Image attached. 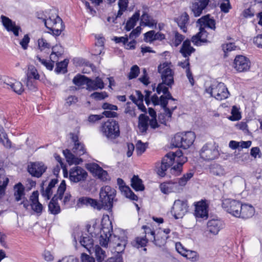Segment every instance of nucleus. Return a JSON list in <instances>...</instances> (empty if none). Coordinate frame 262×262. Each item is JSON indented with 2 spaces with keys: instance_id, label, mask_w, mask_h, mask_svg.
<instances>
[{
  "instance_id": "obj_10",
  "label": "nucleus",
  "mask_w": 262,
  "mask_h": 262,
  "mask_svg": "<svg viewBox=\"0 0 262 262\" xmlns=\"http://www.w3.org/2000/svg\"><path fill=\"white\" fill-rule=\"evenodd\" d=\"M170 62H164L158 67V72L161 75L162 82L171 88L174 84V72L170 68Z\"/></svg>"
},
{
  "instance_id": "obj_59",
  "label": "nucleus",
  "mask_w": 262,
  "mask_h": 262,
  "mask_svg": "<svg viewBox=\"0 0 262 262\" xmlns=\"http://www.w3.org/2000/svg\"><path fill=\"white\" fill-rule=\"evenodd\" d=\"M91 96L97 100H101L107 97V95L105 92H95L92 94Z\"/></svg>"
},
{
  "instance_id": "obj_52",
  "label": "nucleus",
  "mask_w": 262,
  "mask_h": 262,
  "mask_svg": "<svg viewBox=\"0 0 262 262\" xmlns=\"http://www.w3.org/2000/svg\"><path fill=\"white\" fill-rule=\"evenodd\" d=\"M183 256L192 261H195L199 259V255L196 252L191 250H186Z\"/></svg>"
},
{
  "instance_id": "obj_62",
  "label": "nucleus",
  "mask_w": 262,
  "mask_h": 262,
  "mask_svg": "<svg viewBox=\"0 0 262 262\" xmlns=\"http://www.w3.org/2000/svg\"><path fill=\"white\" fill-rule=\"evenodd\" d=\"M223 50L225 53H227L231 51L234 50L236 48V46L234 43L230 42L228 43L223 45Z\"/></svg>"
},
{
  "instance_id": "obj_58",
  "label": "nucleus",
  "mask_w": 262,
  "mask_h": 262,
  "mask_svg": "<svg viewBox=\"0 0 262 262\" xmlns=\"http://www.w3.org/2000/svg\"><path fill=\"white\" fill-rule=\"evenodd\" d=\"M221 11L225 13L229 12V10L232 8L230 1L228 2H223L220 5Z\"/></svg>"
},
{
  "instance_id": "obj_46",
  "label": "nucleus",
  "mask_w": 262,
  "mask_h": 262,
  "mask_svg": "<svg viewBox=\"0 0 262 262\" xmlns=\"http://www.w3.org/2000/svg\"><path fill=\"white\" fill-rule=\"evenodd\" d=\"M27 77L28 79L34 78L39 79V75L36 69L33 66H29L28 69Z\"/></svg>"
},
{
  "instance_id": "obj_33",
  "label": "nucleus",
  "mask_w": 262,
  "mask_h": 262,
  "mask_svg": "<svg viewBox=\"0 0 262 262\" xmlns=\"http://www.w3.org/2000/svg\"><path fill=\"white\" fill-rule=\"evenodd\" d=\"M148 121V116L145 115L144 114H141L139 115L138 127L140 132L142 134H145L147 132L149 126Z\"/></svg>"
},
{
  "instance_id": "obj_15",
  "label": "nucleus",
  "mask_w": 262,
  "mask_h": 262,
  "mask_svg": "<svg viewBox=\"0 0 262 262\" xmlns=\"http://www.w3.org/2000/svg\"><path fill=\"white\" fill-rule=\"evenodd\" d=\"M241 205V203L239 201L226 199L223 200L222 206L227 212L235 217H237L240 214L239 209Z\"/></svg>"
},
{
  "instance_id": "obj_55",
  "label": "nucleus",
  "mask_w": 262,
  "mask_h": 262,
  "mask_svg": "<svg viewBox=\"0 0 262 262\" xmlns=\"http://www.w3.org/2000/svg\"><path fill=\"white\" fill-rule=\"evenodd\" d=\"M143 181H131V186L135 191H143L145 187Z\"/></svg>"
},
{
  "instance_id": "obj_37",
  "label": "nucleus",
  "mask_w": 262,
  "mask_h": 262,
  "mask_svg": "<svg viewBox=\"0 0 262 262\" xmlns=\"http://www.w3.org/2000/svg\"><path fill=\"white\" fill-rule=\"evenodd\" d=\"M14 189L15 200L18 202L23 199L25 196V187L22 184L19 182L15 185Z\"/></svg>"
},
{
  "instance_id": "obj_61",
  "label": "nucleus",
  "mask_w": 262,
  "mask_h": 262,
  "mask_svg": "<svg viewBox=\"0 0 262 262\" xmlns=\"http://www.w3.org/2000/svg\"><path fill=\"white\" fill-rule=\"evenodd\" d=\"M141 28L140 26L136 27L135 29H133L132 31L130 33L129 37L130 39H135L138 37L141 33Z\"/></svg>"
},
{
  "instance_id": "obj_5",
  "label": "nucleus",
  "mask_w": 262,
  "mask_h": 262,
  "mask_svg": "<svg viewBox=\"0 0 262 262\" xmlns=\"http://www.w3.org/2000/svg\"><path fill=\"white\" fill-rule=\"evenodd\" d=\"M86 150L84 145L81 143H76L72 148V152L69 149L63 151V154L67 159V161L70 165L79 164L82 162L81 158L77 157L84 155Z\"/></svg>"
},
{
  "instance_id": "obj_20",
  "label": "nucleus",
  "mask_w": 262,
  "mask_h": 262,
  "mask_svg": "<svg viewBox=\"0 0 262 262\" xmlns=\"http://www.w3.org/2000/svg\"><path fill=\"white\" fill-rule=\"evenodd\" d=\"M209 0H192L190 8L195 17L200 16L208 5Z\"/></svg>"
},
{
  "instance_id": "obj_28",
  "label": "nucleus",
  "mask_w": 262,
  "mask_h": 262,
  "mask_svg": "<svg viewBox=\"0 0 262 262\" xmlns=\"http://www.w3.org/2000/svg\"><path fill=\"white\" fill-rule=\"evenodd\" d=\"M224 227V223L220 220L212 219L207 223V231L214 235L217 234Z\"/></svg>"
},
{
  "instance_id": "obj_17",
  "label": "nucleus",
  "mask_w": 262,
  "mask_h": 262,
  "mask_svg": "<svg viewBox=\"0 0 262 262\" xmlns=\"http://www.w3.org/2000/svg\"><path fill=\"white\" fill-rule=\"evenodd\" d=\"M27 169L32 176L39 178L46 171L47 166L42 162H31L28 164Z\"/></svg>"
},
{
  "instance_id": "obj_4",
  "label": "nucleus",
  "mask_w": 262,
  "mask_h": 262,
  "mask_svg": "<svg viewBox=\"0 0 262 262\" xmlns=\"http://www.w3.org/2000/svg\"><path fill=\"white\" fill-rule=\"evenodd\" d=\"M195 139V134L193 132L178 133L172 138L171 145L175 147L188 149L192 145Z\"/></svg>"
},
{
  "instance_id": "obj_21",
  "label": "nucleus",
  "mask_w": 262,
  "mask_h": 262,
  "mask_svg": "<svg viewBox=\"0 0 262 262\" xmlns=\"http://www.w3.org/2000/svg\"><path fill=\"white\" fill-rule=\"evenodd\" d=\"M161 108L163 109L164 112L159 114L158 120L160 123L166 125L167 122L171 119L173 111L177 108V103H174V106H170L169 107L166 105V108Z\"/></svg>"
},
{
  "instance_id": "obj_36",
  "label": "nucleus",
  "mask_w": 262,
  "mask_h": 262,
  "mask_svg": "<svg viewBox=\"0 0 262 262\" xmlns=\"http://www.w3.org/2000/svg\"><path fill=\"white\" fill-rule=\"evenodd\" d=\"M80 243L83 247L90 253H92V249L94 245L93 239L88 235L83 236L80 241Z\"/></svg>"
},
{
  "instance_id": "obj_22",
  "label": "nucleus",
  "mask_w": 262,
  "mask_h": 262,
  "mask_svg": "<svg viewBox=\"0 0 262 262\" xmlns=\"http://www.w3.org/2000/svg\"><path fill=\"white\" fill-rule=\"evenodd\" d=\"M196 23L201 28H208L213 31L216 29V21L209 14L202 16L197 20Z\"/></svg>"
},
{
  "instance_id": "obj_32",
  "label": "nucleus",
  "mask_w": 262,
  "mask_h": 262,
  "mask_svg": "<svg viewBox=\"0 0 262 262\" xmlns=\"http://www.w3.org/2000/svg\"><path fill=\"white\" fill-rule=\"evenodd\" d=\"M240 214L237 217L248 219L252 217L254 213V208L251 205L242 204L239 209Z\"/></svg>"
},
{
  "instance_id": "obj_38",
  "label": "nucleus",
  "mask_w": 262,
  "mask_h": 262,
  "mask_svg": "<svg viewBox=\"0 0 262 262\" xmlns=\"http://www.w3.org/2000/svg\"><path fill=\"white\" fill-rule=\"evenodd\" d=\"M144 235L143 236L136 237L132 244L133 246L137 248L145 247L146 246L148 242V239L146 237V235L144 233Z\"/></svg>"
},
{
  "instance_id": "obj_29",
  "label": "nucleus",
  "mask_w": 262,
  "mask_h": 262,
  "mask_svg": "<svg viewBox=\"0 0 262 262\" xmlns=\"http://www.w3.org/2000/svg\"><path fill=\"white\" fill-rule=\"evenodd\" d=\"M124 182V181H117L121 194L130 200L137 201L138 200L137 195L132 191L128 186L125 185Z\"/></svg>"
},
{
  "instance_id": "obj_16",
  "label": "nucleus",
  "mask_w": 262,
  "mask_h": 262,
  "mask_svg": "<svg viewBox=\"0 0 262 262\" xmlns=\"http://www.w3.org/2000/svg\"><path fill=\"white\" fill-rule=\"evenodd\" d=\"M187 201L176 200L172 207L171 213L176 219L182 218L188 211Z\"/></svg>"
},
{
  "instance_id": "obj_49",
  "label": "nucleus",
  "mask_w": 262,
  "mask_h": 262,
  "mask_svg": "<svg viewBox=\"0 0 262 262\" xmlns=\"http://www.w3.org/2000/svg\"><path fill=\"white\" fill-rule=\"evenodd\" d=\"M231 115L229 118L231 121H238L241 119V113L239 112L238 108L235 105L232 107Z\"/></svg>"
},
{
  "instance_id": "obj_13",
  "label": "nucleus",
  "mask_w": 262,
  "mask_h": 262,
  "mask_svg": "<svg viewBox=\"0 0 262 262\" xmlns=\"http://www.w3.org/2000/svg\"><path fill=\"white\" fill-rule=\"evenodd\" d=\"M142 228L144 229L145 234H150L152 238L150 239L156 246L161 247L166 244V240L169 236L166 235L164 232L158 231L155 234L154 231L146 225H143Z\"/></svg>"
},
{
  "instance_id": "obj_57",
  "label": "nucleus",
  "mask_w": 262,
  "mask_h": 262,
  "mask_svg": "<svg viewBox=\"0 0 262 262\" xmlns=\"http://www.w3.org/2000/svg\"><path fill=\"white\" fill-rule=\"evenodd\" d=\"M7 32L12 33L15 37H18L19 32H21V29L19 26L14 24L13 27L10 28Z\"/></svg>"
},
{
  "instance_id": "obj_14",
  "label": "nucleus",
  "mask_w": 262,
  "mask_h": 262,
  "mask_svg": "<svg viewBox=\"0 0 262 262\" xmlns=\"http://www.w3.org/2000/svg\"><path fill=\"white\" fill-rule=\"evenodd\" d=\"M187 181H164L160 184V188L162 193L168 194L170 192H179L186 185Z\"/></svg>"
},
{
  "instance_id": "obj_42",
  "label": "nucleus",
  "mask_w": 262,
  "mask_h": 262,
  "mask_svg": "<svg viewBox=\"0 0 262 262\" xmlns=\"http://www.w3.org/2000/svg\"><path fill=\"white\" fill-rule=\"evenodd\" d=\"M148 146L147 142L143 143L141 140L137 141L136 144V151L138 156H141L146 150Z\"/></svg>"
},
{
  "instance_id": "obj_44",
  "label": "nucleus",
  "mask_w": 262,
  "mask_h": 262,
  "mask_svg": "<svg viewBox=\"0 0 262 262\" xmlns=\"http://www.w3.org/2000/svg\"><path fill=\"white\" fill-rule=\"evenodd\" d=\"M1 21L7 31L11 28L13 27L14 24H16L15 21H12L9 17L2 15L1 16Z\"/></svg>"
},
{
  "instance_id": "obj_48",
  "label": "nucleus",
  "mask_w": 262,
  "mask_h": 262,
  "mask_svg": "<svg viewBox=\"0 0 262 262\" xmlns=\"http://www.w3.org/2000/svg\"><path fill=\"white\" fill-rule=\"evenodd\" d=\"M88 78L84 76H77L75 77L73 79V83L77 86H82L86 85L88 83Z\"/></svg>"
},
{
  "instance_id": "obj_60",
  "label": "nucleus",
  "mask_w": 262,
  "mask_h": 262,
  "mask_svg": "<svg viewBox=\"0 0 262 262\" xmlns=\"http://www.w3.org/2000/svg\"><path fill=\"white\" fill-rule=\"evenodd\" d=\"M30 38L28 34L24 35L23 38L19 41V44L24 50L28 48V43L30 42Z\"/></svg>"
},
{
  "instance_id": "obj_30",
  "label": "nucleus",
  "mask_w": 262,
  "mask_h": 262,
  "mask_svg": "<svg viewBox=\"0 0 262 262\" xmlns=\"http://www.w3.org/2000/svg\"><path fill=\"white\" fill-rule=\"evenodd\" d=\"M30 206L32 209L36 213L40 214L43 209V206L38 201V193L37 191H34L30 196Z\"/></svg>"
},
{
  "instance_id": "obj_63",
  "label": "nucleus",
  "mask_w": 262,
  "mask_h": 262,
  "mask_svg": "<svg viewBox=\"0 0 262 262\" xmlns=\"http://www.w3.org/2000/svg\"><path fill=\"white\" fill-rule=\"evenodd\" d=\"M9 181H0V199H2L6 193V189Z\"/></svg>"
},
{
  "instance_id": "obj_43",
  "label": "nucleus",
  "mask_w": 262,
  "mask_h": 262,
  "mask_svg": "<svg viewBox=\"0 0 262 262\" xmlns=\"http://www.w3.org/2000/svg\"><path fill=\"white\" fill-rule=\"evenodd\" d=\"M58 181H50L48 186L46 188L45 190L42 188L41 191L42 195L47 198L48 200L50 199L51 195L52 194V189L55 187V184Z\"/></svg>"
},
{
  "instance_id": "obj_31",
  "label": "nucleus",
  "mask_w": 262,
  "mask_h": 262,
  "mask_svg": "<svg viewBox=\"0 0 262 262\" xmlns=\"http://www.w3.org/2000/svg\"><path fill=\"white\" fill-rule=\"evenodd\" d=\"M195 49L191 46L190 40L187 39L183 41L180 52L184 58H189L192 53L195 52Z\"/></svg>"
},
{
  "instance_id": "obj_53",
  "label": "nucleus",
  "mask_w": 262,
  "mask_h": 262,
  "mask_svg": "<svg viewBox=\"0 0 262 262\" xmlns=\"http://www.w3.org/2000/svg\"><path fill=\"white\" fill-rule=\"evenodd\" d=\"M38 47L40 51H43L46 49H49L51 45L49 43L47 42V40L43 38L38 39Z\"/></svg>"
},
{
  "instance_id": "obj_6",
  "label": "nucleus",
  "mask_w": 262,
  "mask_h": 262,
  "mask_svg": "<svg viewBox=\"0 0 262 262\" xmlns=\"http://www.w3.org/2000/svg\"><path fill=\"white\" fill-rule=\"evenodd\" d=\"M38 18L42 19L45 26L52 31L53 35L59 36L64 29L62 19L56 13L51 14L48 19L39 16Z\"/></svg>"
},
{
  "instance_id": "obj_47",
  "label": "nucleus",
  "mask_w": 262,
  "mask_h": 262,
  "mask_svg": "<svg viewBox=\"0 0 262 262\" xmlns=\"http://www.w3.org/2000/svg\"><path fill=\"white\" fill-rule=\"evenodd\" d=\"M135 109L136 105L135 103L134 102H128L126 103L124 112L125 114H128L130 117H135Z\"/></svg>"
},
{
  "instance_id": "obj_34",
  "label": "nucleus",
  "mask_w": 262,
  "mask_h": 262,
  "mask_svg": "<svg viewBox=\"0 0 262 262\" xmlns=\"http://www.w3.org/2000/svg\"><path fill=\"white\" fill-rule=\"evenodd\" d=\"M189 20V16L188 13L186 12L181 14L176 19L178 26L180 29L185 33L187 31L186 25L188 24Z\"/></svg>"
},
{
  "instance_id": "obj_45",
  "label": "nucleus",
  "mask_w": 262,
  "mask_h": 262,
  "mask_svg": "<svg viewBox=\"0 0 262 262\" xmlns=\"http://www.w3.org/2000/svg\"><path fill=\"white\" fill-rule=\"evenodd\" d=\"M128 4V0H119L118 4L119 10L117 15H116V19L117 17H120L123 14V12L126 10Z\"/></svg>"
},
{
  "instance_id": "obj_40",
  "label": "nucleus",
  "mask_w": 262,
  "mask_h": 262,
  "mask_svg": "<svg viewBox=\"0 0 262 262\" xmlns=\"http://www.w3.org/2000/svg\"><path fill=\"white\" fill-rule=\"evenodd\" d=\"M92 251H94L98 262H103L106 257L105 252L98 245H96Z\"/></svg>"
},
{
  "instance_id": "obj_2",
  "label": "nucleus",
  "mask_w": 262,
  "mask_h": 262,
  "mask_svg": "<svg viewBox=\"0 0 262 262\" xmlns=\"http://www.w3.org/2000/svg\"><path fill=\"white\" fill-rule=\"evenodd\" d=\"M187 161V158L183 156L182 151L178 149L175 152L167 153L162 159L161 165L157 167V174L161 177L166 175V171L176 161L177 163L184 164Z\"/></svg>"
},
{
  "instance_id": "obj_54",
  "label": "nucleus",
  "mask_w": 262,
  "mask_h": 262,
  "mask_svg": "<svg viewBox=\"0 0 262 262\" xmlns=\"http://www.w3.org/2000/svg\"><path fill=\"white\" fill-rule=\"evenodd\" d=\"M68 64V60H64L63 61L59 62L57 64L56 71L57 73L63 72L66 71V69Z\"/></svg>"
},
{
  "instance_id": "obj_19",
  "label": "nucleus",
  "mask_w": 262,
  "mask_h": 262,
  "mask_svg": "<svg viewBox=\"0 0 262 262\" xmlns=\"http://www.w3.org/2000/svg\"><path fill=\"white\" fill-rule=\"evenodd\" d=\"M86 169L89 170L93 175L101 180H107V172L103 170L96 163H89L86 165Z\"/></svg>"
},
{
  "instance_id": "obj_51",
  "label": "nucleus",
  "mask_w": 262,
  "mask_h": 262,
  "mask_svg": "<svg viewBox=\"0 0 262 262\" xmlns=\"http://www.w3.org/2000/svg\"><path fill=\"white\" fill-rule=\"evenodd\" d=\"M183 164H184L180 163H177L176 165H174L172 167L170 168V173L175 176L180 175L182 171Z\"/></svg>"
},
{
  "instance_id": "obj_50",
  "label": "nucleus",
  "mask_w": 262,
  "mask_h": 262,
  "mask_svg": "<svg viewBox=\"0 0 262 262\" xmlns=\"http://www.w3.org/2000/svg\"><path fill=\"white\" fill-rule=\"evenodd\" d=\"M140 73V68L137 65L133 66L130 70V72L128 74V78L133 79L137 78Z\"/></svg>"
},
{
  "instance_id": "obj_18",
  "label": "nucleus",
  "mask_w": 262,
  "mask_h": 262,
  "mask_svg": "<svg viewBox=\"0 0 262 262\" xmlns=\"http://www.w3.org/2000/svg\"><path fill=\"white\" fill-rule=\"evenodd\" d=\"M234 68L239 72H244L250 69V60L243 55H237L234 60Z\"/></svg>"
},
{
  "instance_id": "obj_3",
  "label": "nucleus",
  "mask_w": 262,
  "mask_h": 262,
  "mask_svg": "<svg viewBox=\"0 0 262 262\" xmlns=\"http://www.w3.org/2000/svg\"><path fill=\"white\" fill-rule=\"evenodd\" d=\"M169 88L170 87L166 85V83L162 82L158 84L156 92L159 95L161 93H163V95L160 97L156 94H154L151 97V102L154 106L159 105L161 107L166 108V105L168 104L169 100H172L174 103H177V100L172 97L169 91Z\"/></svg>"
},
{
  "instance_id": "obj_7",
  "label": "nucleus",
  "mask_w": 262,
  "mask_h": 262,
  "mask_svg": "<svg viewBox=\"0 0 262 262\" xmlns=\"http://www.w3.org/2000/svg\"><path fill=\"white\" fill-rule=\"evenodd\" d=\"M206 91L211 97L219 101L226 99L230 96L227 88L223 82H214Z\"/></svg>"
},
{
  "instance_id": "obj_23",
  "label": "nucleus",
  "mask_w": 262,
  "mask_h": 262,
  "mask_svg": "<svg viewBox=\"0 0 262 262\" xmlns=\"http://www.w3.org/2000/svg\"><path fill=\"white\" fill-rule=\"evenodd\" d=\"M101 130L108 139L113 140L115 138V120L109 119L102 125Z\"/></svg>"
},
{
  "instance_id": "obj_8",
  "label": "nucleus",
  "mask_w": 262,
  "mask_h": 262,
  "mask_svg": "<svg viewBox=\"0 0 262 262\" xmlns=\"http://www.w3.org/2000/svg\"><path fill=\"white\" fill-rule=\"evenodd\" d=\"M102 228L101 230L98 228L97 234L100 233L99 243L103 247H106L107 245L109 238L113 232V224L110 220L108 215L103 217L101 222Z\"/></svg>"
},
{
  "instance_id": "obj_11",
  "label": "nucleus",
  "mask_w": 262,
  "mask_h": 262,
  "mask_svg": "<svg viewBox=\"0 0 262 262\" xmlns=\"http://www.w3.org/2000/svg\"><path fill=\"white\" fill-rule=\"evenodd\" d=\"M66 181H62L58 187L57 193L51 200L48 204V209L50 213L57 215L61 211L60 207L57 202L58 200H61L66 189Z\"/></svg>"
},
{
  "instance_id": "obj_12",
  "label": "nucleus",
  "mask_w": 262,
  "mask_h": 262,
  "mask_svg": "<svg viewBox=\"0 0 262 262\" xmlns=\"http://www.w3.org/2000/svg\"><path fill=\"white\" fill-rule=\"evenodd\" d=\"M116 233L117 234L116 235V238L117 237V241H118L117 243L116 241V244L117 245L116 249H117V250H116V252L118 253L117 255H116V262H122V258L119 256V254L124 251L127 244V232L121 228H117L116 229Z\"/></svg>"
},
{
  "instance_id": "obj_27",
  "label": "nucleus",
  "mask_w": 262,
  "mask_h": 262,
  "mask_svg": "<svg viewBox=\"0 0 262 262\" xmlns=\"http://www.w3.org/2000/svg\"><path fill=\"white\" fill-rule=\"evenodd\" d=\"M69 175L70 180H84L86 178L88 173L84 169L77 166L70 170Z\"/></svg>"
},
{
  "instance_id": "obj_64",
  "label": "nucleus",
  "mask_w": 262,
  "mask_h": 262,
  "mask_svg": "<svg viewBox=\"0 0 262 262\" xmlns=\"http://www.w3.org/2000/svg\"><path fill=\"white\" fill-rule=\"evenodd\" d=\"M36 58L39 62H40L43 65H44L47 68V69L49 70H52L54 67V63L48 62L46 60L41 59L38 56H37Z\"/></svg>"
},
{
  "instance_id": "obj_24",
  "label": "nucleus",
  "mask_w": 262,
  "mask_h": 262,
  "mask_svg": "<svg viewBox=\"0 0 262 262\" xmlns=\"http://www.w3.org/2000/svg\"><path fill=\"white\" fill-rule=\"evenodd\" d=\"M208 33L205 28H199V32L191 37V41L197 46L202 45V43L208 42L207 37Z\"/></svg>"
},
{
  "instance_id": "obj_25",
  "label": "nucleus",
  "mask_w": 262,
  "mask_h": 262,
  "mask_svg": "<svg viewBox=\"0 0 262 262\" xmlns=\"http://www.w3.org/2000/svg\"><path fill=\"white\" fill-rule=\"evenodd\" d=\"M194 215L196 217L203 218L208 216V205L205 200L195 203Z\"/></svg>"
},
{
  "instance_id": "obj_41",
  "label": "nucleus",
  "mask_w": 262,
  "mask_h": 262,
  "mask_svg": "<svg viewBox=\"0 0 262 262\" xmlns=\"http://www.w3.org/2000/svg\"><path fill=\"white\" fill-rule=\"evenodd\" d=\"M172 33L173 34V37L170 44L171 45L177 47L181 45L182 42L184 40L185 36L181 34L177 30L173 31Z\"/></svg>"
},
{
  "instance_id": "obj_35",
  "label": "nucleus",
  "mask_w": 262,
  "mask_h": 262,
  "mask_svg": "<svg viewBox=\"0 0 262 262\" xmlns=\"http://www.w3.org/2000/svg\"><path fill=\"white\" fill-rule=\"evenodd\" d=\"M140 16L139 10L136 11L134 14L128 19L126 23L125 29L127 31H130L136 26Z\"/></svg>"
},
{
  "instance_id": "obj_56",
  "label": "nucleus",
  "mask_w": 262,
  "mask_h": 262,
  "mask_svg": "<svg viewBox=\"0 0 262 262\" xmlns=\"http://www.w3.org/2000/svg\"><path fill=\"white\" fill-rule=\"evenodd\" d=\"M144 40L146 42H151L155 41V31L150 30L144 34Z\"/></svg>"
},
{
  "instance_id": "obj_9",
  "label": "nucleus",
  "mask_w": 262,
  "mask_h": 262,
  "mask_svg": "<svg viewBox=\"0 0 262 262\" xmlns=\"http://www.w3.org/2000/svg\"><path fill=\"white\" fill-rule=\"evenodd\" d=\"M200 158L206 161L217 159L220 155L219 146L214 142L205 144L199 151Z\"/></svg>"
},
{
  "instance_id": "obj_1",
  "label": "nucleus",
  "mask_w": 262,
  "mask_h": 262,
  "mask_svg": "<svg viewBox=\"0 0 262 262\" xmlns=\"http://www.w3.org/2000/svg\"><path fill=\"white\" fill-rule=\"evenodd\" d=\"M113 194L114 192H111V187L108 186H106L104 187L101 188L100 190L99 193L100 202L96 200L87 198L82 199L81 202L87 205H89L98 210L103 208L112 211L114 198Z\"/></svg>"
},
{
  "instance_id": "obj_39",
  "label": "nucleus",
  "mask_w": 262,
  "mask_h": 262,
  "mask_svg": "<svg viewBox=\"0 0 262 262\" xmlns=\"http://www.w3.org/2000/svg\"><path fill=\"white\" fill-rule=\"evenodd\" d=\"M141 22L144 24L145 26L153 27L156 26L157 22L148 13L144 12L141 16Z\"/></svg>"
},
{
  "instance_id": "obj_26",
  "label": "nucleus",
  "mask_w": 262,
  "mask_h": 262,
  "mask_svg": "<svg viewBox=\"0 0 262 262\" xmlns=\"http://www.w3.org/2000/svg\"><path fill=\"white\" fill-rule=\"evenodd\" d=\"M4 83L7 85V89H10L17 94L20 95L24 91L22 83L15 79L8 78L5 80Z\"/></svg>"
}]
</instances>
